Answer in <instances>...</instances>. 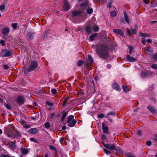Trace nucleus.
Masks as SVG:
<instances>
[{
    "label": "nucleus",
    "mask_w": 157,
    "mask_h": 157,
    "mask_svg": "<svg viewBox=\"0 0 157 157\" xmlns=\"http://www.w3.org/2000/svg\"><path fill=\"white\" fill-rule=\"evenodd\" d=\"M86 30L87 32L89 34H90L92 32V30L91 28L89 26H86Z\"/></svg>",
    "instance_id": "5701e85b"
},
{
    "label": "nucleus",
    "mask_w": 157,
    "mask_h": 157,
    "mask_svg": "<svg viewBox=\"0 0 157 157\" xmlns=\"http://www.w3.org/2000/svg\"><path fill=\"white\" fill-rule=\"evenodd\" d=\"M141 42L144 45H145L146 43L145 39L144 38L141 39Z\"/></svg>",
    "instance_id": "a19ab883"
},
{
    "label": "nucleus",
    "mask_w": 157,
    "mask_h": 157,
    "mask_svg": "<svg viewBox=\"0 0 157 157\" xmlns=\"http://www.w3.org/2000/svg\"><path fill=\"white\" fill-rule=\"evenodd\" d=\"M93 60L92 57L90 55L88 56V59L84 62V65L86 68L91 69L92 68L91 65L93 63Z\"/></svg>",
    "instance_id": "7ed1b4c3"
},
{
    "label": "nucleus",
    "mask_w": 157,
    "mask_h": 157,
    "mask_svg": "<svg viewBox=\"0 0 157 157\" xmlns=\"http://www.w3.org/2000/svg\"><path fill=\"white\" fill-rule=\"evenodd\" d=\"M20 149L22 153L24 154H26L29 152L28 150L27 149L21 148Z\"/></svg>",
    "instance_id": "4be33fe9"
},
{
    "label": "nucleus",
    "mask_w": 157,
    "mask_h": 157,
    "mask_svg": "<svg viewBox=\"0 0 157 157\" xmlns=\"http://www.w3.org/2000/svg\"><path fill=\"white\" fill-rule=\"evenodd\" d=\"M144 2L146 4H148L149 2L148 0H144Z\"/></svg>",
    "instance_id": "4d7b16f0"
},
{
    "label": "nucleus",
    "mask_w": 157,
    "mask_h": 157,
    "mask_svg": "<svg viewBox=\"0 0 157 157\" xmlns=\"http://www.w3.org/2000/svg\"><path fill=\"white\" fill-rule=\"evenodd\" d=\"M67 98L65 99L63 101V105H65L66 104L67 101Z\"/></svg>",
    "instance_id": "5fc2aeb1"
},
{
    "label": "nucleus",
    "mask_w": 157,
    "mask_h": 157,
    "mask_svg": "<svg viewBox=\"0 0 157 157\" xmlns=\"http://www.w3.org/2000/svg\"><path fill=\"white\" fill-rule=\"evenodd\" d=\"M70 7V5L67 1V0H64L63 10L65 11H67L69 9Z\"/></svg>",
    "instance_id": "0eeeda50"
},
{
    "label": "nucleus",
    "mask_w": 157,
    "mask_h": 157,
    "mask_svg": "<svg viewBox=\"0 0 157 157\" xmlns=\"http://www.w3.org/2000/svg\"><path fill=\"white\" fill-rule=\"evenodd\" d=\"M74 117L73 115H70L66 118L67 120V122L68 123V126L70 127H73L76 123V120L74 119Z\"/></svg>",
    "instance_id": "20e7f679"
},
{
    "label": "nucleus",
    "mask_w": 157,
    "mask_h": 157,
    "mask_svg": "<svg viewBox=\"0 0 157 157\" xmlns=\"http://www.w3.org/2000/svg\"><path fill=\"white\" fill-rule=\"evenodd\" d=\"M80 13V11H74L72 13V16L73 17H77L79 15Z\"/></svg>",
    "instance_id": "f3484780"
},
{
    "label": "nucleus",
    "mask_w": 157,
    "mask_h": 157,
    "mask_svg": "<svg viewBox=\"0 0 157 157\" xmlns=\"http://www.w3.org/2000/svg\"><path fill=\"white\" fill-rule=\"evenodd\" d=\"M9 145L10 147L12 149H13L16 148V146L14 143L12 141H10L9 143Z\"/></svg>",
    "instance_id": "dca6fc26"
},
{
    "label": "nucleus",
    "mask_w": 157,
    "mask_h": 157,
    "mask_svg": "<svg viewBox=\"0 0 157 157\" xmlns=\"http://www.w3.org/2000/svg\"><path fill=\"white\" fill-rule=\"evenodd\" d=\"M113 31V32L117 34H121L122 35H123L122 31L119 29H114Z\"/></svg>",
    "instance_id": "2eb2a0df"
},
{
    "label": "nucleus",
    "mask_w": 157,
    "mask_h": 157,
    "mask_svg": "<svg viewBox=\"0 0 157 157\" xmlns=\"http://www.w3.org/2000/svg\"><path fill=\"white\" fill-rule=\"evenodd\" d=\"M105 116V115L103 113H101L98 115V117L100 118H103Z\"/></svg>",
    "instance_id": "ea45409f"
},
{
    "label": "nucleus",
    "mask_w": 157,
    "mask_h": 157,
    "mask_svg": "<svg viewBox=\"0 0 157 157\" xmlns=\"http://www.w3.org/2000/svg\"><path fill=\"white\" fill-rule=\"evenodd\" d=\"M28 36L29 39L32 40L33 38V34L31 33H29L28 34Z\"/></svg>",
    "instance_id": "72a5a7b5"
},
{
    "label": "nucleus",
    "mask_w": 157,
    "mask_h": 157,
    "mask_svg": "<svg viewBox=\"0 0 157 157\" xmlns=\"http://www.w3.org/2000/svg\"><path fill=\"white\" fill-rule=\"evenodd\" d=\"M64 140V139L63 138H61L60 140V141L61 144H62L63 142V140Z\"/></svg>",
    "instance_id": "0e129e2a"
},
{
    "label": "nucleus",
    "mask_w": 157,
    "mask_h": 157,
    "mask_svg": "<svg viewBox=\"0 0 157 157\" xmlns=\"http://www.w3.org/2000/svg\"><path fill=\"white\" fill-rule=\"evenodd\" d=\"M111 3H109L108 5V6H107L109 7V8H110V7H111Z\"/></svg>",
    "instance_id": "338daca9"
},
{
    "label": "nucleus",
    "mask_w": 157,
    "mask_h": 157,
    "mask_svg": "<svg viewBox=\"0 0 157 157\" xmlns=\"http://www.w3.org/2000/svg\"><path fill=\"white\" fill-rule=\"evenodd\" d=\"M112 87L115 90L120 91L121 90V89L119 85L116 82H114L112 84Z\"/></svg>",
    "instance_id": "1a4fd4ad"
},
{
    "label": "nucleus",
    "mask_w": 157,
    "mask_h": 157,
    "mask_svg": "<svg viewBox=\"0 0 157 157\" xmlns=\"http://www.w3.org/2000/svg\"><path fill=\"white\" fill-rule=\"evenodd\" d=\"M28 131L30 134H35L38 132V129L36 128H32L29 129Z\"/></svg>",
    "instance_id": "9b49d317"
},
{
    "label": "nucleus",
    "mask_w": 157,
    "mask_h": 157,
    "mask_svg": "<svg viewBox=\"0 0 157 157\" xmlns=\"http://www.w3.org/2000/svg\"><path fill=\"white\" fill-rule=\"evenodd\" d=\"M68 114V112H64L63 113L62 116L61 118V120L63 122L65 117L67 116Z\"/></svg>",
    "instance_id": "a211bd4d"
},
{
    "label": "nucleus",
    "mask_w": 157,
    "mask_h": 157,
    "mask_svg": "<svg viewBox=\"0 0 157 157\" xmlns=\"http://www.w3.org/2000/svg\"><path fill=\"white\" fill-rule=\"evenodd\" d=\"M37 63L36 61H33L31 62V64L28 67L27 71L31 72L34 70L37 67Z\"/></svg>",
    "instance_id": "423d86ee"
},
{
    "label": "nucleus",
    "mask_w": 157,
    "mask_h": 157,
    "mask_svg": "<svg viewBox=\"0 0 157 157\" xmlns=\"http://www.w3.org/2000/svg\"><path fill=\"white\" fill-rule=\"evenodd\" d=\"M101 138L102 141H105V140H106V137L105 135L104 134L102 135V136H101Z\"/></svg>",
    "instance_id": "f704fd0d"
},
{
    "label": "nucleus",
    "mask_w": 157,
    "mask_h": 157,
    "mask_svg": "<svg viewBox=\"0 0 157 157\" xmlns=\"http://www.w3.org/2000/svg\"><path fill=\"white\" fill-rule=\"evenodd\" d=\"M0 43L2 44V45L3 46H5V43L4 41L3 40H1L0 41Z\"/></svg>",
    "instance_id": "09e8293b"
},
{
    "label": "nucleus",
    "mask_w": 157,
    "mask_h": 157,
    "mask_svg": "<svg viewBox=\"0 0 157 157\" xmlns=\"http://www.w3.org/2000/svg\"><path fill=\"white\" fill-rule=\"evenodd\" d=\"M47 104L49 106H51L52 104L51 103L48 102H47Z\"/></svg>",
    "instance_id": "774afa93"
},
{
    "label": "nucleus",
    "mask_w": 157,
    "mask_h": 157,
    "mask_svg": "<svg viewBox=\"0 0 157 157\" xmlns=\"http://www.w3.org/2000/svg\"><path fill=\"white\" fill-rule=\"evenodd\" d=\"M4 68L5 69H7L9 68V67L7 65H5L4 66Z\"/></svg>",
    "instance_id": "052dcab7"
},
{
    "label": "nucleus",
    "mask_w": 157,
    "mask_h": 157,
    "mask_svg": "<svg viewBox=\"0 0 157 157\" xmlns=\"http://www.w3.org/2000/svg\"><path fill=\"white\" fill-rule=\"evenodd\" d=\"M55 116V114L53 113H52L50 116V118L52 119Z\"/></svg>",
    "instance_id": "864d4df0"
},
{
    "label": "nucleus",
    "mask_w": 157,
    "mask_h": 157,
    "mask_svg": "<svg viewBox=\"0 0 157 157\" xmlns=\"http://www.w3.org/2000/svg\"><path fill=\"white\" fill-rule=\"evenodd\" d=\"M93 12V10L92 8H89L87 9L86 10L87 13L88 14H91Z\"/></svg>",
    "instance_id": "cd10ccee"
},
{
    "label": "nucleus",
    "mask_w": 157,
    "mask_h": 157,
    "mask_svg": "<svg viewBox=\"0 0 157 157\" xmlns=\"http://www.w3.org/2000/svg\"><path fill=\"white\" fill-rule=\"evenodd\" d=\"M23 127L25 128H28L31 127L30 125L29 124H25L23 125Z\"/></svg>",
    "instance_id": "37998d69"
},
{
    "label": "nucleus",
    "mask_w": 157,
    "mask_h": 157,
    "mask_svg": "<svg viewBox=\"0 0 157 157\" xmlns=\"http://www.w3.org/2000/svg\"><path fill=\"white\" fill-rule=\"evenodd\" d=\"M132 33L134 34H136V29L132 30Z\"/></svg>",
    "instance_id": "13d9d810"
},
{
    "label": "nucleus",
    "mask_w": 157,
    "mask_h": 157,
    "mask_svg": "<svg viewBox=\"0 0 157 157\" xmlns=\"http://www.w3.org/2000/svg\"><path fill=\"white\" fill-rule=\"evenodd\" d=\"M124 17L126 21V22L128 23V24H129V20L128 19V16L126 13L125 12V11H124Z\"/></svg>",
    "instance_id": "b1692460"
},
{
    "label": "nucleus",
    "mask_w": 157,
    "mask_h": 157,
    "mask_svg": "<svg viewBox=\"0 0 157 157\" xmlns=\"http://www.w3.org/2000/svg\"><path fill=\"white\" fill-rule=\"evenodd\" d=\"M97 34L96 33H94L91 35L89 37L90 40V41H92L94 40V38L96 36Z\"/></svg>",
    "instance_id": "412c9836"
},
{
    "label": "nucleus",
    "mask_w": 157,
    "mask_h": 157,
    "mask_svg": "<svg viewBox=\"0 0 157 157\" xmlns=\"http://www.w3.org/2000/svg\"><path fill=\"white\" fill-rule=\"evenodd\" d=\"M104 147L106 148L109 149L111 151H115L119 152H122L121 150L118 147H116L115 145L113 144H105L104 142H102Z\"/></svg>",
    "instance_id": "f03ea898"
},
{
    "label": "nucleus",
    "mask_w": 157,
    "mask_h": 157,
    "mask_svg": "<svg viewBox=\"0 0 157 157\" xmlns=\"http://www.w3.org/2000/svg\"><path fill=\"white\" fill-rule=\"evenodd\" d=\"M1 157H10V156L8 155L3 154L2 155Z\"/></svg>",
    "instance_id": "680f3d73"
},
{
    "label": "nucleus",
    "mask_w": 157,
    "mask_h": 157,
    "mask_svg": "<svg viewBox=\"0 0 157 157\" xmlns=\"http://www.w3.org/2000/svg\"><path fill=\"white\" fill-rule=\"evenodd\" d=\"M89 2L88 1H85L84 2L81 4V6H89Z\"/></svg>",
    "instance_id": "bb28decb"
},
{
    "label": "nucleus",
    "mask_w": 157,
    "mask_h": 157,
    "mask_svg": "<svg viewBox=\"0 0 157 157\" xmlns=\"http://www.w3.org/2000/svg\"><path fill=\"white\" fill-rule=\"evenodd\" d=\"M139 36L142 37H148L150 36V34L148 33H139Z\"/></svg>",
    "instance_id": "6ab92c4d"
},
{
    "label": "nucleus",
    "mask_w": 157,
    "mask_h": 157,
    "mask_svg": "<svg viewBox=\"0 0 157 157\" xmlns=\"http://www.w3.org/2000/svg\"><path fill=\"white\" fill-rule=\"evenodd\" d=\"M106 67L108 69H110L111 67V66L110 64H108L107 65Z\"/></svg>",
    "instance_id": "bf43d9fd"
},
{
    "label": "nucleus",
    "mask_w": 157,
    "mask_h": 157,
    "mask_svg": "<svg viewBox=\"0 0 157 157\" xmlns=\"http://www.w3.org/2000/svg\"><path fill=\"white\" fill-rule=\"evenodd\" d=\"M122 88L124 92L127 93L129 91V89L126 86L123 85L122 86Z\"/></svg>",
    "instance_id": "393cba45"
},
{
    "label": "nucleus",
    "mask_w": 157,
    "mask_h": 157,
    "mask_svg": "<svg viewBox=\"0 0 157 157\" xmlns=\"http://www.w3.org/2000/svg\"><path fill=\"white\" fill-rule=\"evenodd\" d=\"M13 53V51L11 49H5L2 50L1 55L2 56L6 57L10 56Z\"/></svg>",
    "instance_id": "39448f33"
},
{
    "label": "nucleus",
    "mask_w": 157,
    "mask_h": 157,
    "mask_svg": "<svg viewBox=\"0 0 157 157\" xmlns=\"http://www.w3.org/2000/svg\"><path fill=\"white\" fill-rule=\"evenodd\" d=\"M52 92L53 94H55L56 93V90L55 89H53L52 90Z\"/></svg>",
    "instance_id": "a18cd8bd"
},
{
    "label": "nucleus",
    "mask_w": 157,
    "mask_h": 157,
    "mask_svg": "<svg viewBox=\"0 0 157 157\" xmlns=\"http://www.w3.org/2000/svg\"><path fill=\"white\" fill-rule=\"evenodd\" d=\"M30 140L31 141H35V139L33 138H31L30 139Z\"/></svg>",
    "instance_id": "e2e57ef3"
},
{
    "label": "nucleus",
    "mask_w": 157,
    "mask_h": 157,
    "mask_svg": "<svg viewBox=\"0 0 157 157\" xmlns=\"http://www.w3.org/2000/svg\"><path fill=\"white\" fill-rule=\"evenodd\" d=\"M154 2L155 3V4L154 5L153 4H151V6L152 7H154L155 6H156V2L155 1V2Z\"/></svg>",
    "instance_id": "69168bd1"
},
{
    "label": "nucleus",
    "mask_w": 157,
    "mask_h": 157,
    "mask_svg": "<svg viewBox=\"0 0 157 157\" xmlns=\"http://www.w3.org/2000/svg\"><path fill=\"white\" fill-rule=\"evenodd\" d=\"M5 8V6L4 5H2L0 6V10L1 11L3 10Z\"/></svg>",
    "instance_id": "58836bf2"
},
{
    "label": "nucleus",
    "mask_w": 157,
    "mask_h": 157,
    "mask_svg": "<svg viewBox=\"0 0 157 157\" xmlns=\"http://www.w3.org/2000/svg\"><path fill=\"white\" fill-rule=\"evenodd\" d=\"M83 63V62L82 60H79L77 62V65L78 66H80Z\"/></svg>",
    "instance_id": "473e14b6"
},
{
    "label": "nucleus",
    "mask_w": 157,
    "mask_h": 157,
    "mask_svg": "<svg viewBox=\"0 0 157 157\" xmlns=\"http://www.w3.org/2000/svg\"><path fill=\"white\" fill-rule=\"evenodd\" d=\"M151 67L153 69H157V65L156 64H152Z\"/></svg>",
    "instance_id": "79ce46f5"
},
{
    "label": "nucleus",
    "mask_w": 157,
    "mask_h": 157,
    "mask_svg": "<svg viewBox=\"0 0 157 157\" xmlns=\"http://www.w3.org/2000/svg\"><path fill=\"white\" fill-rule=\"evenodd\" d=\"M137 133L140 136L142 134V132L140 130H138Z\"/></svg>",
    "instance_id": "603ef678"
},
{
    "label": "nucleus",
    "mask_w": 157,
    "mask_h": 157,
    "mask_svg": "<svg viewBox=\"0 0 157 157\" xmlns=\"http://www.w3.org/2000/svg\"><path fill=\"white\" fill-rule=\"evenodd\" d=\"M116 113L115 112H109L106 116V117L108 118V116L109 115H112V116H114L116 115Z\"/></svg>",
    "instance_id": "a878e982"
},
{
    "label": "nucleus",
    "mask_w": 157,
    "mask_h": 157,
    "mask_svg": "<svg viewBox=\"0 0 157 157\" xmlns=\"http://www.w3.org/2000/svg\"><path fill=\"white\" fill-rule=\"evenodd\" d=\"M103 151L106 154H110L111 153V152L109 150L106 149H103Z\"/></svg>",
    "instance_id": "4c0bfd02"
},
{
    "label": "nucleus",
    "mask_w": 157,
    "mask_h": 157,
    "mask_svg": "<svg viewBox=\"0 0 157 157\" xmlns=\"http://www.w3.org/2000/svg\"><path fill=\"white\" fill-rule=\"evenodd\" d=\"M49 146L50 148L52 150H56L55 148L53 146H52V145H49Z\"/></svg>",
    "instance_id": "49530a36"
},
{
    "label": "nucleus",
    "mask_w": 157,
    "mask_h": 157,
    "mask_svg": "<svg viewBox=\"0 0 157 157\" xmlns=\"http://www.w3.org/2000/svg\"><path fill=\"white\" fill-rule=\"evenodd\" d=\"M5 106L8 109H10V108H11L10 107V105H9L7 104H5Z\"/></svg>",
    "instance_id": "8fccbe9b"
},
{
    "label": "nucleus",
    "mask_w": 157,
    "mask_h": 157,
    "mask_svg": "<svg viewBox=\"0 0 157 157\" xmlns=\"http://www.w3.org/2000/svg\"><path fill=\"white\" fill-rule=\"evenodd\" d=\"M97 55L100 57L105 58L107 57L108 51L107 46L104 44H101L96 47Z\"/></svg>",
    "instance_id": "f257e3e1"
},
{
    "label": "nucleus",
    "mask_w": 157,
    "mask_h": 157,
    "mask_svg": "<svg viewBox=\"0 0 157 157\" xmlns=\"http://www.w3.org/2000/svg\"><path fill=\"white\" fill-rule=\"evenodd\" d=\"M93 29L94 32H98L99 30V28L97 26H94L93 28Z\"/></svg>",
    "instance_id": "7c9ffc66"
},
{
    "label": "nucleus",
    "mask_w": 157,
    "mask_h": 157,
    "mask_svg": "<svg viewBox=\"0 0 157 157\" xmlns=\"http://www.w3.org/2000/svg\"><path fill=\"white\" fill-rule=\"evenodd\" d=\"M10 32L9 29L8 28H4L2 30V33L5 35H7Z\"/></svg>",
    "instance_id": "ddd939ff"
},
{
    "label": "nucleus",
    "mask_w": 157,
    "mask_h": 157,
    "mask_svg": "<svg viewBox=\"0 0 157 157\" xmlns=\"http://www.w3.org/2000/svg\"><path fill=\"white\" fill-rule=\"evenodd\" d=\"M44 127L46 128H48L50 126V123L49 122H46L44 124Z\"/></svg>",
    "instance_id": "c756f323"
},
{
    "label": "nucleus",
    "mask_w": 157,
    "mask_h": 157,
    "mask_svg": "<svg viewBox=\"0 0 157 157\" xmlns=\"http://www.w3.org/2000/svg\"><path fill=\"white\" fill-rule=\"evenodd\" d=\"M147 42L148 43L151 44L152 42V40L151 39H148L147 40Z\"/></svg>",
    "instance_id": "3c124183"
},
{
    "label": "nucleus",
    "mask_w": 157,
    "mask_h": 157,
    "mask_svg": "<svg viewBox=\"0 0 157 157\" xmlns=\"http://www.w3.org/2000/svg\"><path fill=\"white\" fill-rule=\"evenodd\" d=\"M153 59L157 61V53L153 55Z\"/></svg>",
    "instance_id": "c03bdc74"
},
{
    "label": "nucleus",
    "mask_w": 157,
    "mask_h": 157,
    "mask_svg": "<svg viewBox=\"0 0 157 157\" xmlns=\"http://www.w3.org/2000/svg\"><path fill=\"white\" fill-rule=\"evenodd\" d=\"M154 140L156 142H157V134L155 136V138L154 139Z\"/></svg>",
    "instance_id": "6e6d98bb"
},
{
    "label": "nucleus",
    "mask_w": 157,
    "mask_h": 157,
    "mask_svg": "<svg viewBox=\"0 0 157 157\" xmlns=\"http://www.w3.org/2000/svg\"><path fill=\"white\" fill-rule=\"evenodd\" d=\"M147 72H142L141 74V76L143 78L147 77Z\"/></svg>",
    "instance_id": "c85d7f7f"
},
{
    "label": "nucleus",
    "mask_w": 157,
    "mask_h": 157,
    "mask_svg": "<svg viewBox=\"0 0 157 157\" xmlns=\"http://www.w3.org/2000/svg\"><path fill=\"white\" fill-rule=\"evenodd\" d=\"M128 48L129 49V53L130 54L132 52V51L133 49V47L132 46H130L128 47Z\"/></svg>",
    "instance_id": "c9c22d12"
},
{
    "label": "nucleus",
    "mask_w": 157,
    "mask_h": 157,
    "mask_svg": "<svg viewBox=\"0 0 157 157\" xmlns=\"http://www.w3.org/2000/svg\"><path fill=\"white\" fill-rule=\"evenodd\" d=\"M112 17H115L117 14L116 12L115 11H112L110 13Z\"/></svg>",
    "instance_id": "2f4dec72"
},
{
    "label": "nucleus",
    "mask_w": 157,
    "mask_h": 157,
    "mask_svg": "<svg viewBox=\"0 0 157 157\" xmlns=\"http://www.w3.org/2000/svg\"><path fill=\"white\" fill-rule=\"evenodd\" d=\"M127 60L130 62H135L136 59L135 58H134L130 56L129 55H127L126 56Z\"/></svg>",
    "instance_id": "4468645a"
},
{
    "label": "nucleus",
    "mask_w": 157,
    "mask_h": 157,
    "mask_svg": "<svg viewBox=\"0 0 157 157\" xmlns=\"http://www.w3.org/2000/svg\"><path fill=\"white\" fill-rule=\"evenodd\" d=\"M145 51L147 54H150L151 53L152 50L149 48L146 47L145 49Z\"/></svg>",
    "instance_id": "aec40b11"
},
{
    "label": "nucleus",
    "mask_w": 157,
    "mask_h": 157,
    "mask_svg": "<svg viewBox=\"0 0 157 157\" xmlns=\"http://www.w3.org/2000/svg\"><path fill=\"white\" fill-rule=\"evenodd\" d=\"M17 101L18 103L23 104L24 101V98L22 96H19L17 99Z\"/></svg>",
    "instance_id": "9d476101"
},
{
    "label": "nucleus",
    "mask_w": 157,
    "mask_h": 157,
    "mask_svg": "<svg viewBox=\"0 0 157 157\" xmlns=\"http://www.w3.org/2000/svg\"><path fill=\"white\" fill-rule=\"evenodd\" d=\"M151 141H147L146 142V145L147 146H150L151 145Z\"/></svg>",
    "instance_id": "de8ad7c7"
},
{
    "label": "nucleus",
    "mask_w": 157,
    "mask_h": 157,
    "mask_svg": "<svg viewBox=\"0 0 157 157\" xmlns=\"http://www.w3.org/2000/svg\"><path fill=\"white\" fill-rule=\"evenodd\" d=\"M147 109L150 111L152 114H154L156 112V109L153 106H149L147 107Z\"/></svg>",
    "instance_id": "f8f14e48"
},
{
    "label": "nucleus",
    "mask_w": 157,
    "mask_h": 157,
    "mask_svg": "<svg viewBox=\"0 0 157 157\" xmlns=\"http://www.w3.org/2000/svg\"><path fill=\"white\" fill-rule=\"evenodd\" d=\"M17 23H13L11 25L13 29H15L17 27Z\"/></svg>",
    "instance_id": "e433bc0d"
},
{
    "label": "nucleus",
    "mask_w": 157,
    "mask_h": 157,
    "mask_svg": "<svg viewBox=\"0 0 157 157\" xmlns=\"http://www.w3.org/2000/svg\"><path fill=\"white\" fill-rule=\"evenodd\" d=\"M102 128L103 132L104 133L107 134L109 133L108 128L107 126L105 125L104 123H103L102 124Z\"/></svg>",
    "instance_id": "6e6552de"
}]
</instances>
